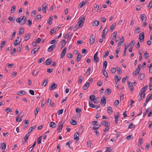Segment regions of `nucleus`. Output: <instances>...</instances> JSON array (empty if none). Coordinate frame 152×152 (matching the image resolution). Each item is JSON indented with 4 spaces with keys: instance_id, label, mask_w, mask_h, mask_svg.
Instances as JSON below:
<instances>
[{
    "instance_id": "19",
    "label": "nucleus",
    "mask_w": 152,
    "mask_h": 152,
    "mask_svg": "<svg viewBox=\"0 0 152 152\" xmlns=\"http://www.w3.org/2000/svg\"><path fill=\"white\" fill-rule=\"evenodd\" d=\"M139 95H140V97L138 101L140 102V101L145 97V94L139 93Z\"/></svg>"
},
{
    "instance_id": "15",
    "label": "nucleus",
    "mask_w": 152,
    "mask_h": 152,
    "mask_svg": "<svg viewBox=\"0 0 152 152\" xmlns=\"http://www.w3.org/2000/svg\"><path fill=\"white\" fill-rule=\"evenodd\" d=\"M39 48V47L38 48H34V49H32L31 51V53L32 54V53L33 54H34L36 53V52H37Z\"/></svg>"
},
{
    "instance_id": "4",
    "label": "nucleus",
    "mask_w": 152,
    "mask_h": 152,
    "mask_svg": "<svg viewBox=\"0 0 152 152\" xmlns=\"http://www.w3.org/2000/svg\"><path fill=\"white\" fill-rule=\"evenodd\" d=\"M48 6V4L46 3H44L42 6V11L44 13L46 12V8Z\"/></svg>"
},
{
    "instance_id": "55",
    "label": "nucleus",
    "mask_w": 152,
    "mask_h": 152,
    "mask_svg": "<svg viewBox=\"0 0 152 152\" xmlns=\"http://www.w3.org/2000/svg\"><path fill=\"white\" fill-rule=\"evenodd\" d=\"M117 69H118L117 71L118 74H121L122 73L121 69L120 68L119 66L117 67Z\"/></svg>"
},
{
    "instance_id": "36",
    "label": "nucleus",
    "mask_w": 152,
    "mask_h": 152,
    "mask_svg": "<svg viewBox=\"0 0 152 152\" xmlns=\"http://www.w3.org/2000/svg\"><path fill=\"white\" fill-rule=\"evenodd\" d=\"M89 104L90 107L94 108H96V105L93 104L90 101H89Z\"/></svg>"
},
{
    "instance_id": "37",
    "label": "nucleus",
    "mask_w": 152,
    "mask_h": 152,
    "mask_svg": "<svg viewBox=\"0 0 152 152\" xmlns=\"http://www.w3.org/2000/svg\"><path fill=\"white\" fill-rule=\"evenodd\" d=\"M107 61H104L103 62V68L104 69H106V68L107 66Z\"/></svg>"
},
{
    "instance_id": "64",
    "label": "nucleus",
    "mask_w": 152,
    "mask_h": 152,
    "mask_svg": "<svg viewBox=\"0 0 152 152\" xmlns=\"http://www.w3.org/2000/svg\"><path fill=\"white\" fill-rule=\"evenodd\" d=\"M67 56L68 58H71L72 57V53H69L67 54Z\"/></svg>"
},
{
    "instance_id": "56",
    "label": "nucleus",
    "mask_w": 152,
    "mask_h": 152,
    "mask_svg": "<svg viewBox=\"0 0 152 152\" xmlns=\"http://www.w3.org/2000/svg\"><path fill=\"white\" fill-rule=\"evenodd\" d=\"M39 111V108L38 107H36L35 109V117H36V115H37L38 111Z\"/></svg>"
},
{
    "instance_id": "1",
    "label": "nucleus",
    "mask_w": 152,
    "mask_h": 152,
    "mask_svg": "<svg viewBox=\"0 0 152 152\" xmlns=\"http://www.w3.org/2000/svg\"><path fill=\"white\" fill-rule=\"evenodd\" d=\"M85 21V17L83 15H82L78 19V23L79 26L81 27L83 25Z\"/></svg>"
},
{
    "instance_id": "13",
    "label": "nucleus",
    "mask_w": 152,
    "mask_h": 152,
    "mask_svg": "<svg viewBox=\"0 0 152 152\" xmlns=\"http://www.w3.org/2000/svg\"><path fill=\"white\" fill-rule=\"evenodd\" d=\"M90 83L89 82H86L83 85V89L84 90L87 89L89 86Z\"/></svg>"
},
{
    "instance_id": "25",
    "label": "nucleus",
    "mask_w": 152,
    "mask_h": 152,
    "mask_svg": "<svg viewBox=\"0 0 152 152\" xmlns=\"http://www.w3.org/2000/svg\"><path fill=\"white\" fill-rule=\"evenodd\" d=\"M145 75L144 73H142L138 76V78L140 80H142L145 77Z\"/></svg>"
},
{
    "instance_id": "57",
    "label": "nucleus",
    "mask_w": 152,
    "mask_h": 152,
    "mask_svg": "<svg viewBox=\"0 0 152 152\" xmlns=\"http://www.w3.org/2000/svg\"><path fill=\"white\" fill-rule=\"evenodd\" d=\"M79 25L77 24L73 28V31H75L77 30L79 28Z\"/></svg>"
},
{
    "instance_id": "45",
    "label": "nucleus",
    "mask_w": 152,
    "mask_h": 152,
    "mask_svg": "<svg viewBox=\"0 0 152 152\" xmlns=\"http://www.w3.org/2000/svg\"><path fill=\"white\" fill-rule=\"evenodd\" d=\"M109 128L108 126H106L105 127V129L104 130L103 133V134L104 135L106 134V131H108L109 130Z\"/></svg>"
},
{
    "instance_id": "11",
    "label": "nucleus",
    "mask_w": 152,
    "mask_h": 152,
    "mask_svg": "<svg viewBox=\"0 0 152 152\" xmlns=\"http://www.w3.org/2000/svg\"><path fill=\"white\" fill-rule=\"evenodd\" d=\"M79 136V134L77 132H75L74 135V140L77 141L78 140L80 139Z\"/></svg>"
},
{
    "instance_id": "61",
    "label": "nucleus",
    "mask_w": 152,
    "mask_h": 152,
    "mask_svg": "<svg viewBox=\"0 0 152 152\" xmlns=\"http://www.w3.org/2000/svg\"><path fill=\"white\" fill-rule=\"evenodd\" d=\"M116 71V69L115 68L113 67L111 69V71L112 73L114 74Z\"/></svg>"
},
{
    "instance_id": "58",
    "label": "nucleus",
    "mask_w": 152,
    "mask_h": 152,
    "mask_svg": "<svg viewBox=\"0 0 152 152\" xmlns=\"http://www.w3.org/2000/svg\"><path fill=\"white\" fill-rule=\"evenodd\" d=\"M42 40V39L40 38H38L36 39L35 42L37 43H39Z\"/></svg>"
},
{
    "instance_id": "23",
    "label": "nucleus",
    "mask_w": 152,
    "mask_h": 152,
    "mask_svg": "<svg viewBox=\"0 0 152 152\" xmlns=\"http://www.w3.org/2000/svg\"><path fill=\"white\" fill-rule=\"evenodd\" d=\"M99 24V22L98 20H96L94 21L92 23V26H96L98 25Z\"/></svg>"
},
{
    "instance_id": "63",
    "label": "nucleus",
    "mask_w": 152,
    "mask_h": 152,
    "mask_svg": "<svg viewBox=\"0 0 152 152\" xmlns=\"http://www.w3.org/2000/svg\"><path fill=\"white\" fill-rule=\"evenodd\" d=\"M84 5V1H83L80 4L79 6V7L80 8H81Z\"/></svg>"
},
{
    "instance_id": "49",
    "label": "nucleus",
    "mask_w": 152,
    "mask_h": 152,
    "mask_svg": "<svg viewBox=\"0 0 152 152\" xmlns=\"http://www.w3.org/2000/svg\"><path fill=\"white\" fill-rule=\"evenodd\" d=\"M61 45H62V48L63 47L66 45V41L64 39H63L61 41Z\"/></svg>"
},
{
    "instance_id": "29",
    "label": "nucleus",
    "mask_w": 152,
    "mask_h": 152,
    "mask_svg": "<svg viewBox=\"0 0 152 152\" xmlns=\"http://www.w3.org/2000/svg\"><path fill=\"white\" fill-rule=\"evenodd\" d=\"M117 34V32L116 31L114 32L113 34L111 35L110 38H112V39H113L114 37V38H116Z\"/></svg>"
},
{
    "instance_id": "9",
    "label": "nucleus",
    "mask_w": 152,
    "mask_h": 152,
    "mask_svg": "<svg viewBox=\"0 0 152 152\" xmlns=\"http://www.w3.org/2000/svg\"><path fill=\"white\" fill-rule=\"evenodd\" d=\"M22 21V22L21 23L20 25H24L26 21V18L25 16H23L22 17L21 21Z\"/></svg>"
},
{
    "instance_id": "43",
    "label": "nucleus",
    "mask_w": 152,
    "mask_h": 152,
    "mask_svg": "<svg viewBox=\"0 0 152 152\" xmlns=\"http://www.w3.org/2000/svg\"><path fill=\"white\" fill-rule=\"evenodd\" d=\"M70 122L71 124L73 125H75L77 124V122L75 120H73L72 119L71 120Z\"/></svg>"
},
{
    "instance_id": "2",
    "label": "nucleus",
    "mask_w": 152,
    "mask_h": 152,
    "mask_svg": "<svg viewBox=\"0 0 152 152\" xmlns=\"http://www.w3.org/2000/svg\"><path fill=\"white\" fill-rule=\"evenodd\" d=\"M144 33L143 32H141L139 35V39L140 42H142L144 39Z\"/></svg>"
},
{
    "instance_id": "62",
    "label": "nucleus",
    "mask_w": 152,
    "mask_h": 152,
    "mask_svg": "<svg viewBox=\"0 0 152 152\" xmlns=\"http://www.w3.org/2000/svg\"><path fill=\"white\" fill-rule=\"evenodd\" d=\"M152 7V0H151L149 3L148 7L150 9Z\"/></svg>"
},
{
    "instance_id": "14",
    "label": "nucleus",
    "mask_w": 152,
    "mask_h": 152,
    "mask_svg": "<svg viewBox=\"0 0 152 152\" xmlns=\"http://www.w3.org/2000/svg\"><path fill=\"white\" fill-rule=\"evenodd\" d=\"M52 61V59L51 58H49L45 61V63L46 65H49L51 64Z\"/></svg>"
},
{
    "instance_id": "40",
    "label": "nucleus",
    "mask_w": 152,
    "mask_h": 152,
    "mask_svg": "<svg viewBox=\"0 0 152 152\" xmlns=\"http://www.w3.org/2000/svg\"><path fill=\"white\" fill-rule=\"evenodd\" d=\"M139 72L140 71H138L137 69H136L134 72H133V74L134 75V76H136L139 74Z\"/></svg>"
},
{
    "instance_id": "3",
    "label": "nucleus",
    "mask_w": 152,
    "mask_h": 152,
    "mask_svg": "<svg viewBox=\"0 0 152 152\" xmlns=\"http://www.w3.org/2000/svg\"><path fill=\"white\" fill-rule=\"evenodd\" d=\"M64 122L62 121L59 123V124L58 126L57 129L58 131L59 132H60L62 131V129L63 126V124H64Z\"/></svg>"
},
{
    "instance_id": "27",
    "label": "nucleus",
    "mask_w": 152,
    "mask_h": 152,
    "mask_svg": "<svg viewBox=\"0 0 152 152\" xmlns=\"http://www.w3.org/2000/svg\"><path fill=\"white\" fill-rule=\"evenodd\" d=\"M37 127V125H35L32 126L28 130V132L29 133L31 132L32 130L34 129Z\"/></svg>"
},
{
    "instance_id": "44",
    "label": "nucleus",
    "mask_w": 152,
    "mask_h": 152,
    "mask_svg": "<svg viewBox=\"0 0 152 152\" xmlns=\"http://www.w3.org/2000/svg\"><path fill=\"white\" fill-rule=\"evenodd\" d=\"M81 59V55L80 54H78L77 57L76 59L77 62H78L80 61Z\"/></svg>"
},
{
    "instance_id": "26",
    "label": "nucleus",
    "mask_w": 152,
    "mask_h": 152,
    "mask_svg": "<svg viewBox=\"0 0 152 152\" xmlns=\"http://www.w3.org/2000/svg\"><path fill=\"white\" fill-rule=\"evenodd\" d=\"M106 100L107 99L106 98H104L103 96L101 100V103L102 104H105L106 103Z\"/></svg>"
},
{
    "instance_id": "21",
    "label": "nucleus",
    "mask_w": 152,
    "mask_h": 152,
    "mask_svg": "<svg viewBox=\"0 0 152 152\" xmlns=\"http://www.w3.org/2000/svg\"><path fill=\"white\" fill-rule=\"evenodd\" d=\"M112 92L111 89L110 88H107L104 92L105 94L108 95L110 94Z\"/></svg>"
},
{
    "instance_id": "20",
    "label": "nucleus",
    "mask_w": 152,
    "mask_h": 152,
    "mask_svg": "<svg viewBox=\"0 0 152 152\" xmlns=\"http://www.w3.org/2000/svg\"><path fill=\"white\" fill-rule=\"evenodd\" d=\"M98 52H97L94 55V59L95 61H96V62H97L99 61V57H97Z\"/></svg>"
},
{
    "instance_id": "52",
    "label": "nucleus",
    "mask_w": 152,
    "mask_h": 152,
    "mask_svg": "<svg viewBox=\"0 0 152 152\" xmlns=\"http://www.w3.org/2000/svg\"><path fill=\"white\" fill-rule=\"evenodd\" d=\"M42 137V136H41L38 138L37 143L38 144H39L41 143Z\"/></svg>"
},
{
    "instance_id": "38",
    "label": "nucleus",
    "mask_w": 152,
    "mask_h": 152,
    "mask_svg": "<svg viewBox=\"0 0 152 152\" xmlns=\"http://www.w3.org/2000/svg\"><path fill=\"white\" fill-rule=\"evenodd\" d=\"M125 47L124 50V53H123V56H125L126 55V51L127 49L128 48V46H127L126 45H125Z\"/></svg>"
},
{
    "instance_id": "6",
    "label": "nucleus",
    "mask_w": 152,
    "mask_h": 152,
    "mask_svg": "<svg viewBox=\"0 0 152 152\" xmlns=\"http://www.w3.org/2000/svg\"><path fill=\"white\" fill-rule=\"evenodd\" d=\"M89 40L90 44V45H92L95 41V38H93V35L92 34L90 36Z\"/></svg>"
},
{
    "instance_id": "8",
    "label": "nucleus",
    "mask_w": 152,
    "mask_h": 152,
    "mask_svg": "<svg viewBox=\"0 0 152 152\" xmlns=\"http://www.w3.org/2000/svg\"><path fill=\"white\" fill-rule=\"evenodd\" d=\"M58 86L55 83H53L51 87H50V91H52L54 89L56 88Z\"/></svg>"
},
{
    "instance_id": "30",
    "label": "nucleus",
    "mask_w": 152,
    "mask_h": 152,
    "mask_svg": "<svg viewBox=\"0 0 152 152\" xmlns=\"http://www.w3.org/2000/svg\"><path fill=\"white\" fill-rule=\"evenodd\" d=\"M24 28H21L19 30V33L20 35H23L24 32Z\"/></svg>"
},
{
    "instance_id": "34",
    "label": "nucleus",
    "mask_w": 152,
    "mask_h": 152,
    "mask_svg": "<svg viewBox=\"0 0 152 152\" xmlns=\"http://www.w3.org/2000/svg\"><path fill=\"white\" fill-rule=\"evenodd\" d=\"M53 18L51 17H50L47 20L48 23L51 25L52 23Z\"/></svg>"
},
{
    "instance_id": "42",
    "label": "nucleus",
    "mask_w": 152,
    "mask_h": 152,
    "mask_svg": "<svg viewBox=\"0 0 152 152\" xmlns=\"http://www.w3.org/2000/svg\"><path fill=\"white\" fill-rule=\"evenodd\" d=\"M16 9V6L14 5L12 6L11 7V13H13L15 11Z\"/></svg>"
},
{
    "instance_id": "7",
    "label": "nucleus",
    "mask_w": 152,
    "mask_h": 152,
    "mask_svg": "<svg viewBox=\"0 0 152 152\" xmlns=\"http://www.w3.org/2000/svg\"><path fill=\"white\" fill-rule=\"evenodd\" d=\"M56 45L53 44L50 46L48 49V51L49 52L52 51L53 49L55 47Z\"/></svg>"
},
{
    "instance_id": "59",
    "label": "nucleus",
    "mask_w": 152,
    "mask_h": 152,
    "mask_svg": "<svg viewBox=\"0 0 152 152\" xmlns=\"http://www.w3.org/2000/svg\"><path fill=\"white\" fill-rule=\"evenodd\" d=\"M56 30L55 28H53L50 31L51 35L52 34H53L56 32Z\"/></svg>"
},
{
    "instance_id": "5",
    "label": "nucleus",
    "mask_w": 152,
    "mask_h": 152,
    "mask_svg": "<svg viewBox=\"0 0 152 152\" xmlns=\"http://www.w3.org/2000/svg\"><path fill=\"white\" fill-rule=\"evenodd\" d=\"M127 83L130 90L132 92L133 91H134V88L132 84L129 82H127Z\"/></svg>"
},
{
    "instance_id": "17",
    "label": "nucleus",
    "mask_w": 152,
    "mask_h": 152,
    "mask_svg": "<svg viewBox=\"0 0 152 152\" xmlns=\"http://www.w3.org/2000/svg\"><path fill=\"white\" fill-rule=\"evenodd\" d=\"M148 86L146 85L145 87H143L141 90L140 91L139 93L145 94L144 92H145L146 88L148 87Z\"/></svg>"
},
{
    "instance_id": "16",
    "label": "nucleus",
    "mask_w": 152,
    "mask_h": 152,
    "mask_svg": "<svg viewBox=\"0 0 152 152\" xmlns=\"http://www.w3.org/2000/svg\"><path fill=\"white\" fill-rule=\"evenodd\" d=\"M49 126L50 127L52 128H55L56 127L57 125L54 122H51L50 123Z\"/></svg>"
},
{
    "instance_id": "50",
    "label": "nucleus",
    "mask_w": 152,
    "mask_h": 152,
    "mask_svg": "<svg viewBox=\"0 0 152 152\" xmlns=\"http://www.w3.org/2000/svg\"><path fill=\"white\" fill-rule=\"evenodd\" d=\"M5 111L7 112V113H9V112H12V110L11 108H8L5 109Z\"/></svg>"
},
{
    "instance_id": "18",
    "label": "nucleus",
    "mask_w": 152,
    "mask_h": 152,
    "mask_svg": "<svg viewBox=\"0 0 152 152\" xmlns=\"http://www.w3.org/2000/svg\"><path fill=\"white\" fill-rule=\"evenodd\" d=\"M101 124V125L104 126H110V124L108 122L105 121H102Z\"/></svg>"
},
{
    "instance_id": "53",
    "label": "nucleus",
    "mask_w": 152,
    "mask_h": 152,
    "mask_svg": "<svg viewBox=\"0 0 152 152\" xmlns=\"http://www.w3.org/2000/svg\"><path fill=\"white\" fill-rule=\"evenodd\" d=\"M108 31V29L107 28L105 27L102 31V34H106Z\"/></svg>"
},
{
    "instance_id": "51",
    "label": "nucleus",
    "mask_w": 152,
    "mask_h": 152,
    "mask_svg": "<svg viewBox=\"0 0 152 152\" xmlns=\"http://www.w3.org/2000/svg\"><path fill=\"white\" fill-rule=\"evenodd\" d=\"M56 39V38L54 39H53V40L52 41H50V44H56V43H57V42L56 41V39Z\"/></svg>"
},
{
    "instance_id": "48",
    "label": "nucleus",
    "mask_w": 152,
    "mask_h": 152,
    "mask_svg": "<svg viewBox=\"0 0 152 152\" xmlns=\"http://www.w3.org/2000/svg\"><path fill=\"white\" fill-rule=\"evenodd\" d=\"M22 17V16H21L19 18H17L16 20V22L20 24L21 21Z\"/></svg>"
},
{
    "instance_id": "41",
    "label": "nucleus",
    "mask_w": 152,
    "mask_h": 152,
    "mask_svg": "<svg viewBox=\"0 0 152 152\" xmlns=\"http://www.w3.org/2000/svg\"><path fill=\"white\" fill-rule=\"evenodd\" d=\"M116 25V23H113L111 26L110 28V30L111 31H113L114 29V28L115 27Z\"/></svg>"
},
{
    "instance_id": "33",
    "label": "nucleus",
    "mask_w": 152,
    "mask_h": 152,
    "mask_svg": "<svg viewBox=\"0 0 152 152\" xmlns=\"http://www.w3.org/2000/svg\"><path fill=\"white\" fill-rule=\"evenodd\" d=\"M107 112L109 113H112L113 112L112 108L111 107L109 106L107 107Z\"/></svg>"
},
{
    "instance_id": "46",
    "label": "nucleus",
    "mask_w": 152,
    "mask_h": 152,
    "mask_svg": "<svg viewBox=\"0 0 152 152\" xmlns=\"http://www.w3.org/2000/svg\"><path fill=\"white\" fill-rule=\"evenodd\" d=\"M29 134V133H28L25 135V137L24 138L25 142H27V141L30 135V134Z\"/></svg>"
},
{
    "instance_id": "10",
    "label": "nucleus",
    "mask_w": 152,
    "mask_h": 152,
    "mask_svg": "<svg viewBox=\"0 0 152 152\" xmlns=\"http://www.w3.org/2000/svg\"><path fill=\"white\" fill-rule=\"evenodd\" d=\"M119 117V113L118 112L117 115H115L114 116V117L115 118V123L116 124H118V118Z\"/></svg>"
},
{
    "instance_id": "32",
    "label": "nucleus",
    "mask_w": 152,
    "mask_h": 152,
    "mask_svg": "<svg viewBox=\"0 0 152 152\" xmlns=\"http://www.w3.org/2000/svg\"><path fill=\"white\" fill-rule=\"evenodd\" d=\"M26 93V92L25 91L22 90L18 92L17 94L19 95H22L25 94Z\"/></svg>"
},
{
    "instance_id": "28",
    "label": "nucleus",
    "mask_w": 152,
    "mask_h": 152,
    "mask_svg": "<svg viewBox=\"0 0 152 152\" xmlns=\"http://www.w3.org/2000/svg\"><path fill=\"white\" fill-rule=\"evenodd\" d=\"M36 143V141H35L33 145L29 149V152H31L33 149L34 148V147L35 146Z\"/></svg>"
},
{
    "instance_id": "60",
    "label": "nucleus",
    "mask_w": 152,
    "mask_h": 152,
    "mask_svg": "<svg viewBox=\"0 0 152 152\" xmlns=\"http://www.w3.org/2000/svg\"><path fill=\"white\" fill-rule=\"evenodd\" d=\"M20 42H18V40L17 39H16L14 41V45L15 46H17L20 43Z\"/></svg>"
},
{
    "instance_id": "35",
    "label": "nucleus",
    "mask_w": 152,
    "mask_h": 152,
    "mask_svg": "<svg viewBox=\"0 0 152 152\" xmlns=\"http://www.w3.org/2000/svg\"><path fill=\"white\" fill-rule=\"evenodd\" d=\"M89 98L91 101H93L95 98V96L94 94L91 95H90Z\"/></svg>"
},
{
    "instance_id": "24",
    "label": "nucleus",
    "mask_w": 152,
    "mask_h": 152,
    "mask_svg": "<svg viewBox=\"0 0 152 152\" xmlns=\"http://www.w3.org/2000/svg\"><path fill=\"white\" fill-rule=\"evenodd\" d=\"M141 18L143 22L145 21L146 20V16L145 14L141 15Z\"/></svg>"
},
{
    "instance_id": "54",
    "label": "nucleus",
    "mask_w": 152,
    "mask_h": 152,
    "mask_svg": "<svg viewBox=\"0 0 152 152\" xmlns=\"http://www.w3.org/2000/svg\"><path fill=\"white\" fill-rule=\"evenodd\" d=\"M51 102V99H48L46 102V104L48 106H50Z\"/></svg>"
},
{
    "instance_id": "47",
    "label": "nucleus",
    "mask_w": 152,
    "mask_h": 152,
    "mask_svg": "<svg viewBox=\"0 0 152 152\" xmlns=\"http://www.w3.org/2000/svg\"><path fill=\"white\" fill-rule=\"evenodd\" d=\"M30 34H27L25 38H24V40L25 41H27V40H28L29 38H30Z\"/></svg>"
},
{
    "instance_id": "31",
    "label": "nucleus",
    "mask_w": 152,
    "mask_h": 152,
    "mask_svg": "<svg viewBox=\"0 0 152 152\" xmlns=\"http://www.w3.org/2000/svg\"><path fill=\"white\" fill-rule=\"evenodd\" d=\"M102 72L103 75L105 77L107 78L108 77V75L107 71L105 70H103Z\"/></svg>"
},
{
    "instance_id": "39",
    "label": "nucleus",
    "mask_w": 152,
    "mask_h": 152,
    "mask_svg": "<svg viewBox=\"0 0 152 152\" xmlns=\"http://www.w3.org/2000/svg\"><path fill=\"white\" fill-rule=\"evenodd\" d=\"M135 44V41L134 40H132L131 42L130 43L129 45H128L127 46H128V47L129 46H132L133 47L134 45Z\"/></svg>"
},
{
    "instance_id": "22",
    "label": "nucleus",
    "mask_w": 152,
    "mask_h": 152,
    "mask_svg": "<svg viewBox=\"0 0 152 152\" xmlns=\"http://www.w3.org/2000/svg\"><path fill=\"white\" fill-rule=\"evenodd\" d=\"M1 146H0V148H1L2 150H4L6 148V144L4 142H3L1 144Z\"/></svg>"
},
{
    "instance_id": "12",
    "label": "nucleus",
    "mask_w": 152,
    "mask_h": 152,
    "mask_svg": "<svg viewBox=\"0 0 152 152\" xmlns=\"http://www.w3.org/2000/svg\"><path fill=\"white\" fill-rule=\"evenodd\" d=\"M66 47H65L63 51H62V52L61 54V58H63L65 56V54L66 53Z\"/></svg>"
}]
</instances>
